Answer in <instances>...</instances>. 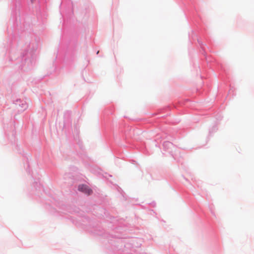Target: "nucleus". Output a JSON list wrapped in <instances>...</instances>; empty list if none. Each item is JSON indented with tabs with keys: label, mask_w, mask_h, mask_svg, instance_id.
<instances>
[{
	"label": "nucleus",
	"mask_w": 254,
	"mask_h": 254,
	"mask_svg": "<svg viewBox=\"0 0 254 254\" xmlns=\"http://www.w3.org/2000/svg\"><path fill=\"white\" fill-rule=\"evenodd\" d=\"M78 190L85 194L90 195L92 192V190L86 185H81L78 186Z\"/></svg>",
	"instance_id": "obj_1"
}]
</instances>
